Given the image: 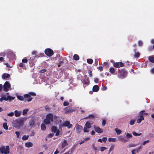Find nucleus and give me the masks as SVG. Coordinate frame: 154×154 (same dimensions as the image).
<instances>
[{
  "label": "nucleus",
  "instance_id": "obj_50",
  "mask_svg": "<svg viewBox=\"0 0 154 154\" xmlns=\"http://www.w3.org/2000/svg\"><path fill=\"white\" fill-rule=\"evenodd\" d=\"M83 131L84 132H88L89 131V130L88 129V128L86 127L84 128Z\"/></svg>",
  "mask_w": 154,
  "mask_h": 154
},
{
  "label": "nucleus",
  "instance_id": "obj_11",
  "mask_svg": "<svg viewBox=\"0 0 154 154\" xmlns=\"http://www.w3.org/2000/svg\"><path fill=\"white\" fill-rule=\"evenodd\" d=\"M63 126L67 127L68 128H71L72 126V125L70 124L69 121H66L64 122L63 124Z\"/></svg>",
  "mask_w": 154,
  "mask_h": 154
},
{
  "label": "nucleus",
  "instance_id": "obj_57",
  "mask_svg": "<svg viewBox=\"0 0 154 154\" xmlns=\"http://www.w3.org/2000/svg\"><path fill=\"white\" fill-rule=\"evenodd\" d=\"M106 147H101L100 148V151L102 152L104 150L106 149Z\"/></svg>",
  "mask_w": 154,
  "mask_h": 154
},
{
  "label": "nucleus",
  "instance_id": "obj_26",
  "mask_svg": "<svg viewBox=\"0 0 154 154\" xmlns=\"http://www.w3.org/2000/svg\"><path fill=\"white\" fill-rule=\"evenodd\" d=\"M103 131V130L99 127H97V133H101Z\"/></svg>",
  "mask_w": 154,
  "mask_h": 154
},
{
  "label": "nucleus",
  "instance_id": "obj_7",
  "mask_svg": "<svg viewBox=\"0 0 154 154\" xmlns=\"http://www.w3.org/2000/svg\"><path fill=\"white\" fill-rule=\"evenodd\" d=\"M11 87L10 84L8 82H6L3 86V89L4 91H7L9 90L10 88Z\"/></svg>",
  "mask_w": 154,
  "mask_h": 154
},
{
  "label": "nucleus",
  "instance_id": "obj_5",
  "mask_svg": "<svg viewBox=\"0 0 154 154\" xmlns=\"http://www.w3.org/2000/svg\"><path fill=\"white\" fill-rule=\"evenodd\" d=\"M45 54L48 56L51 57L53 55L54 51L51 49L49 48H47L45 51Z\"/></svg>",
  "mask_w": 154,
  "mask_h": 154
},
{
  "label": "nucleus",
  "instance_id": "obj_30",
  "mask_svg": "<svg viewBox=\"0 0 154 154\" xmlns=\"http://www.w3.org/2000/svg\"><path fill=\"white\" fill-rule=\"evenodd\" d=\"M109 72L112 74H113L115 72V70L114 68L110 67L109 70Z\"/></svg>",
  "mask_w": 154,
  "mask_h": 154
},
{
  "label": "nucleus",
  "instance_id": "obj_47",
  "mask_svg": "<svg viewBox=\"0 0 154 154\" xmlns=\"http://www.w3.org/2000/svg\"><path fill=\"white\" fill-rule=\"evenodd\" d=\"M63 63V61H60L58 63H57L58 67H60L61 65Z\"/></svg>",
  "mask_w": 154,
  "mask_h": 154
},
{
  "label": "nucleus",
  "instance_id": "obj_19",
  "mask_svg": "<svg viewBox=\"0 0 154 154\" xmlns=\"http://www.w3.org/2000/svg\"><path fill=\"white\" fill-rule=\"evenodd\" d=\"M10 76V75L9 74L4 73L2 76V78L3 79H5L9 78Z\"/></svg>",
  "mask_w": 154,
  "mask_h": 154
},
{
  "label": "nucleus",
  "instance_id": "obj_49",
  "mask_svg": "<svg viewBox=\"0 0 154 154\" xmlns=\"http://www.w3.org/2000/svg\"><path fill=\"white\" fill-rule=\"evenodd\" d=\"M54 134H53L51 133V134H48L47 135V137L48 138H51L54 136Z\"/></svg>",
  "mask_w": 154,
  "mask_h": 154
},
{
  "label": "nucleus",
  "instance_id": "obj_53",
  "mask_svg": "<svg viewBox=\"0 0 154 154\" xmlns=\"http://www.w3.org/2000/svg\"><path fill=\"white\" fill-rule=\"evenodd\" d=\"M106 121L105 120H103L102 123V125L103 126H104L106 124Z\"/></svg>",
  "mask_w": 154,
  "mask_h": 154
},
{
  "label": "nucleus",
  "instance_id": "obj_39",
  "mask_svg": "<svg viewBox=\"0 0 154 154\" xmlns=\"http://www.w3.org/2000/svg\"><path fill=\"white\" fill-rule=\"evenodd\" d=\"M45 109L46 111H49L50 110V108L49 106L48 105H46L45 106Z\"/></svg>",
  "mask_w": 154,
  "mask_h": 154
},
{
  "label": "nucleus",
  "instance_id": "obj_25",
  "mask_svg": "<svg viewBox=\"0 0 154 154\" xmlns=\"http://www.w3.org/2000/svg\"><path fill=\"white\" fill-rule=\"evenodd\" d=\"M148 60L150 62L152 63H154V57L152 56H150L149 57Z\"/></svg>",
  "mask_w": 154,
  "mask_h": 154
},
{
  "label": "nucleus",
  "instance_id": "obj_15",
  "mask_svg": "<svg viewBox=\"0 0 154 154\" xmlns=\"http://www.w3.org/2000/svg\"><path fill=\"white\" fill-rule=\"evenodd\" d=\"M68 144L67 141L64 140L63 142L62 143L61 147L62 149L64 148Z\"/></svg>",
  "mask_w": 154,
  "mask_h": 154
},
{
  "label": "nucleus",
  "instance_id": "obj_16",
  "mask_svg": "<svg viewBox=\"0 0 154 154\" xmlns=\"http://www.w3.org/2000/svg\"><path fill=\"white\" fill-rule=\"evenodd\" d=\"M25 145L27 147L29 148L32 146L33 143L31 142H28L25 143Z\"/></svg>",
  "mask_w": 154,
  "mask_h": 154
},
{
  "label": "nucleus",
  "instance_id": "obj_51",
  "mask_svg": "<svg viewBox=\"0 0 154 154\" xmlns=\"http://www.w3.org/2000/svg\"><path fill=\"white\" fill-rule=\"evenodd\" d=\"M15 134L17 135V137L18 138L19 137L20 133L19 131H17L15 132Z\"/></svg>",
  "mask_w": 154,
  "mask_h": 154
},
{
  "label": "nucleus",
  "instance_id": "obj_20",
  "mask_svg": "<svg viewBox=\"0 0 154 154\" xmlns=\"http://www.w3.org/2000/svg\"><path fill=\"white\" fill-rule=\"evenodd\" d=\"M93 92H96V85H94L93 87L92 91H89L90 94H93Z\"/></svg>",
  "mask_w": 154,
  "mask_h": 154
},
{
  "label": "nucleus",
  "instance_id": "obj_9",
  "mask_svg": "<svg viewBox=\"0 0 154 154\" xmlns=\"http://www.w3.org/2000/svg\"><path fill=\"white\" fill-rule=\"evenodd\" d=\"M124 66V63L122 62L114 63H113L114 66L116 68L122 67Z\"/></svg>",
  "mask_w": 154,
  "mask_h": 154
},
{
  "label": "nucleus",
  "instance_id": "obj_46",
  "mask_svg": "<svg viewBox=\"0 0 154 154\" xmlns=\"http://www.w3.org/2000/svg\"><path fill=\"white\" fill-rule=\"evenodd\" d=\"M69 103L68 101H65L63 103V105L64 106H68L69 105Z\"/></svg>",
  "mask_w": 154,
  "mask_h": 154
},
{
  "label": "nucleus",
  "instance_id": "obj_40",
  "mask_svg": "<svg viewBox=\"0 0 154 154\" xmlns=\"http://www.w3.org/2000/svg\"><path fill=\"white\" fill-rule=\"evenodd\" d=\"M126 136L127 137L126 138H127L128 139L129 138H131L132 137V135L131 134H130L129 133H127L126 134Z\"/></svg>",
  "mask_w": 154,
  "mask_h": 154
},
{
  "label": "nucleus",
  "instance_id": "obj_17",
  "mask_svg": "<svg viewBox=\"0 0 154 154\" xmlns=\"http://www.w3.org/2000/svg\"><path fill=\"white\" fill-rule=\"evenodd\" d=\"M8 100V96L7 97L5 96H3L0 98V101L1 102H2L3 100L7 101Z\"/></svg>",
  "mask_w": 154,
  "mask_h": 154
},
{
  "label": "nucleus",
  "instance_id": "obj_43",
  "mask_svg": "<svg viewBox=\"0 0 154 154\" xmlns=\"http://www.w3.org/2000/svg\"><path fill=\"white\" fill-rule=\"evenodd\" d=\"M137 146V145L134 144H131L128 145V148H131L132 147H135Z\"/></svg>",
  "mask_w": 154,
  "mask_h": 154
},
{
  "label": "nucleus",
  "instance_id": "obj_55",
  "mask_svg": "<svg viewBox=\"0 0 154 154\" xmlns=\"http://www.w3.org/2000/svg\"><path fill=\"white\" fill-rule=\"evenodd\" d=\"M102 140L105 143L107 141V138L106 137H103L102 138Z\"/></svg>",
  "mask_w": 154,
  "mask_h": 154
},
{
  "label": "nucleus",
  "instance_id": "obj_12",
  "mask_svg": "<svg viewBox=\"0 0 154 154\" xmlns=\"http://www.w3.org/2000/svg\"><path fill=\"white\" fill-rule=\"evenodd\" d=\"M82 129L83 127L81 125H77L75 128V130L77 133L79 134L82 130Z\"/></svg>",
  "mask_w": 154,
  "mask_h": 154
},
{
  "label": "nucleus",
  "instance_id": "obj_64",
  "mask_svg": "<svg viewBox=\"0 0 154 154\" xmlns=\"http://www.w3.org/2000/svg\"><path fill=\"white\" fill-rule=\"evenodd\" d=\"M143 146H142V145H140L138 148V149L140 150V151L141 150H142V148H143Z\"/></svg>",
  "mask_w": 154,
  "mask_h": 154
},
{
  "label": "nucleus",
  "instance_id": "obj_24",
  "mask_svg": "<svg viewBox=\"0 0 154 154\" xmlns=\"http://www.w3.org/2000/svg\"><path fill=\"white\" fill-rule=\"evenodd\" d=\"M15 99V97H12L10 95L8 96V99L9 101L11 102Z\"/></svg>",
  "mask_w": 154,
  "mask_h": 154
},
{
  "label": "nucleus",
  "instance_id": "obj_4",
  "mask_svg": "<svg viewBox=\"0 0 154 154\" xmlns=\"http://www.w3.org/2000/svg\"><path fill=\"white\" fill-rule=\"evenodd\" d=\"M148 115V113H145V111L144 110H142L139 113V118L137 120V123H140L142 121L144 120V118L143 116L144 115Z\"/></svg>",
  "mask_w": 154,
  "mask_h": 154
},
{
  "label": "nucleus",
  "instance_id": "obj_8",
  "mask_svg": "<svg viewBox=\"0 0 154 154\" xmlns=\"http://www.w3.org/2000/svg\"><path fill=\"white\" fill-rule=\"evenodd\" d=\"M24 102H26V101L28 102L31 101L32 99V98L31 97V96L30 94H25L24 95Z\"/></svg>",
  "mask_w": 154,
  "mask_h": 154
},
{
  "label": "nucleus",
  "instance_id": "obj_23",
  "mask_svg": "<svg viewBox=\"0 0 154 154\" xmlns=\"http://www.w3.org/2000/svg\"><path fill=\"white\" fill-rule=\"evenodd\" d=\"M57 128L55 126H52L51 127V131L53 133H55L57 131Z\"/></svg>",
  "mask_w": 154,
  "mask_h": 154
},
{
  "label": "nucleus",
  "instance_id": "obj_62",
  "mask_svg": "<svg viewBox=\"0 0 154 154\" xmlns=\"http://www.w3.org/2000/svg\"><path fill=\"white\" fill-rule=\"evenodd\" d=\"M59 133H60V131H59V130H58L56 131V134H55L56 136H58L59 135Z\"/></svg>",
  "mask_w": 154,
  "mask_h": 154
},
{
  "label": "nucleus",
  "instance_id": "obj_63",
  "mask_svg": "<svg viewBox=\"0 0 154 154\" xmlns=\"http://www.w3.org/2000/svg\"><path fill=\"white\" fill-rule=\"evenodd\" d=\"M107 89V87L106 86H104L101 89L103 91L106 90Z\"/></svg>",
  "mask_w": 154,
  "mask_h": 154
},
{
  "label": "nucleus",
  "instance_id": "obj_27",
  "mask_svg": "<svg viewBox=\"0 0 154 154\" xmlns=\"http://www.w3.org/2000/svg\"><path fill=\"white\" fill-rule=\"evenodd\" d=\"M29 109H24L23 111V115L24 116L26 115Z\"/></svg>",
  "mask_w": 154,
  "mask_h": 154
},
{
  "label": "nucleus",
  "instance_id": "obj_60",
  "mask_svg": "<svg viewBox=\"0 0 154 154\" xmlns=\"http://www.w3.org/2000/svg\"><path fill=\"white\" fill-rule=\"evenodd\" d=\"M29 94L31 95L32 96H35L36 95V94L34 92H30L29 93Z\"/></svg>",
  "mask_w": 154,
  "mask_h": 154
},
{
  "label": "nucleus",
  "instance_id": "obj_58",
  "mask_svg": "<svg viewBox=\"0 0 154 154\" xmlns=\"http://www.w3.org/2000/svg\"><path fill=\"white\" fill-rule=\"evenodd\" d=\"M98 69L100 71H102L103 70V68L102 66H100L98 67Z\"/></svg>",
  "mask_w": 154,
  "mask_h": 154
},
{
  "label": "nucleus",
  "instance_id": "obj_13",
  "mask_svg": "<svg viewBox=\"0 0 154 154\" xmlns=\"http://www.w3.org/2000/svg\"><path fill=\"white\" fill-rule=\"evenodd\" d=\"M64 111L65 113H67L69 112H72L74 110L72 109L71 107L68 106L65 108Z\"/></svg>",
  "mask_w": 154,
  "mask_h": 154
},
{
  "label": "nucleus",
  "instance_id": "obj_42",
  "mask_svg": "<svg viewBox=\"0 0 154 154\" xmlns=\"http://www.w3.org/2000/svg\"><path fill=\"white\" fill-rule=\"evenodd\" d=\"M116 138H109L108 139V141L109 142H111L112 141L113 142H115L116 141Z\"/></svg>",
  "mask_w": 154,
  "mask_h": 154
},
{
  "label": "nucleus",
  "instance_id": "obj_10",
  "mask_svg": "<svg viewBox=\"0 0 154 154\" xmlns=\"http://www.w3.org/2000/svg\"><path fill=\"white\" fill-rule=\"evenodd\" d=\"M118 140L119 141L122 142H126L129 141V140L125 137H123L122 136H120L118 137Z\"/></svg>",
  "mask_w": 154,
  "mask_h": 154
},
{
  "label": "nucleus",
  "instance_id": "obj_6",
  "mask_svg": "<svg viewBox=\"0 0 154 154\" xmlns=\"http://www.w3.org/2000/svg\"><path fill=\"white\" fill-rule=\"evenodd\" d=\"M119 72L120 74L119 75V77L121 79H123L127 75V72L124 69H121L119 70Z\"/></svg>",
  "mask_w": 154,
  "mask_h": 154
},
{
  "label": "nucleus",
  "instance_id": "obj_1",
  "mask_svg": "<svg viewBox=\"0 0 154 154\" xmlns=\"http://www.w3.org/2000/svg\"><path fill=\"white\" fill-rule=\"evenodd\" d=\"M0 152L1 154H8L10 153L9 146H2L0 147Z\"/></svg>",
  "mask_w": 154,
  "mask_h": 154
},
{
  "label": "nucleus",
  "instance_id": "obj_31",
  "mask_svg": "<svg viewBox=\"0 0 154 154\" xmlns=\"http://www.w3.org/2000/svg\"><path fill=\"white\" fill-rule=\"evenodd\" d=\"M42 130L43 131L45 130L46 129V127L45 124H42L41 126Z\"/></svg>",
  "mask_w": 154,
  "mask_h": 154
},
{
  "label": "nucleus",
  "instance_id": "obj_34",
  "mask_svg": "<svg viewBox=\"0 0 154 154\" xmlns=\"http://www.w3.org/2000/svg\"><path fill=\"white\" fill-rule=\"evenodd\" d=\"M136 121L135 119H131L130 120V124L131 125H133L135 123V122Z\"/></svg>",
  "mask_w": 154,
  "mask_h": 154
},
{
  "label": "nucleus",
  "instance_id": "obj_18",
  "mask_svg": "<svg viewBox=\"0 0 154 154\" xmlns=\"http://www.w3.org/2000/svg\"><path fill=\"white\" fill-rule=\"evenodd\" d=\"M15 116L16 117L19 116L21 114V111H18L17 110L14 111Z\"/></svg>",
  "mask_w": 154,
  "mask_h": 154
},
{
  "label": "nucleus",
  "instance_id": "obj_32",
  "mask_svg": "<svg viewBox=\"0 0 154 154\" xmlns=\"http://www.w3.org/2000/svg\"><path fill=\"white\" fill-rule=\"evenodd\" d=\"M87 63L90 64H91L93 62V60L91 59H88L87 60Z\"/></svg>",
  "mask_w": 154,
  "mask_h": 154
},
{
  "label": "nucleus",
  "instance_id": "obj_3",
  "mask_svg": "<svg viewBox=\"0 0 154 154\" xmlns=\"http://www.w3.org/2000/svg\"><path fill=\"white\" fill-rule=\"evenodd\" d=\"M53 115L51 113H49L46 115V119L44 120V123L45 124H48L51 122L53 121Z\"/></svg>",
  "mask_w": 154,
  "mask_h": 154
},
{
  "label": "nucleus",
  "instance_id": "obj_21",
  "mask_svg": "<svg viewBox=\"0 0 154 154\" xmlns=\"http://www.w3.org/2000/svg\"><path fill=\"white\" fill-rule=\"evenodd\" d=\"M85 126L88 128H89L91 127V123L90 122L87 121L85 124Z\"/></svg>",
  "mask_w": 154,
  "mask_h": 154
},
{
  "label": "nucleus",
  "instance_id": "obj_54",
  "mask_svg": "<svg viewBox=\"0 0 154 154\" xmlns=\"http://www.w3.org/2000/svg\"><path fill=\"white\" fill-rule=\"evenodd\" d=\"M149 141V140H147L146 141H144L143 142L142 144L143 145H144L146 144V143H148Z\"/></svg>",
  "mask_w": 154,
  "mask_h": 154
},
{
  "label": "nucleus",
  "instance_id": "obj_52",
  "mask_svg": "<svg viewBox=\"0 0 154 154\" xmlns=\"http://www.w3.org/2000/svg\"><path fill=\"white\" fill-rule=\"evenodd\" d=\"M14 115V113L13 112H11L9 113H8L7 114V115L8 116H13Z\"/></svg>",
  "mask_w": 154,
  "mask_h": 154
},
{
  "label": "nucleus",
  "instance_id": "obj_59",
  "mask_svg": "<svg viewBox=\"0 0 154 154\" xmlns=\"http://www.w3.org/2000/svg\"><path fill=\"white\" fill-rule=\"evenodd\" d=\"M46 69H43L41 70L40 71V72L41 73H44L46 71Z\"/></svg>",
  "mask_w": 154,
  "mask_h": 154
},
{
  "label": "nucleus",
  "instance_id": "obj_61",
  "mask_svg": "<svg viewBox=\"0 0 154 154\" xmlns=\"http://www.w3.org/2000/svg\"><path fill=\"white\" fill-rule=\"evenodd\" d=\"M135 151L136 152V153H138L140 151L139 150L138 148L135 149H134Z\"/></svg>",
  "mask_w": 154,
  "mask_h": 154
},
{
  "label": "nucleus",
  "instance_id": "obj_36",
  "mask_svg": "<svg viewBox=\"0 0 154 154\" xmlns=\"http://www.w3.org/2000/svg\"><path fill=\"white\" fill-rule=\"evenodd\" d=\"M17 98L19 100L21 101H24V97L22 96L18 95L17 96Z\"/></svg>",
  "mask_w": 154,
  "mask_h": 154
},
{
  "label": "nucleus",
  "instance_id": "obj_44",
  "mask_svg": "<svg viewBox=\"0 0 154 154\" xmlns=\"http://www.w3.org/2000/svg\"><path fill=\"white\" fill-rule=\"evenodd\" d=\"M94 118V116L93 115H90L88 116L87 118H84L85 119H88V118Z\"/></svg>",
  "mask_w": 154,
  "mask_h": 154
},
{
  "label": "nucleus",
  "instance_id": "obj_2",
  "mask_svg": "<svg viewBox=\"0 0 154 154\" xmlns=\"http://www.w3.org/2000/svg\"><path fill=\"white\" fill-rule=\"evenodd\" d=\"M24 122V120L23 119L16 120L14 122V126L17 128L22 127L23 125Z\"/></svg>",
  "mask_w": 154,
  "mask_h": 154
},
{
  "label": "nucleus",
  "instance_id": "obj_22",
  "mask_svg": "<svg viewBox=\"0 0 154 154\" xmlns=\"http://www.w3.org/2000/svg\"><path fill=\"white\" fill-rule=\"evenodd\" d=\"M79 56L77 54H74L73 56V59L75 60H79Z\"/></svg>",
  "mask_w": 154,
  "mask_h": 154
},
{
  "label": "nucleus",
  "instance_id": "obj_33",
  "mask_svg": "<svg viewBox=\"0 0 154 154\" xmlns=\"http://www.w3.org/2000/svg\"><path fill=\"white\" fill-rule=\"evenodd\" d=\"M35 124V122L33 120H32L29 122V125L30 126L33 127L34 126Z\"/></svg>",
  "mask_w": 154,
  "mask_h": 154
},
{
  "label": "nucleus",
  "instance_id": "obj_37",
  "mask_svg": "<svg viewBox=\"0 0 154 154\" xmlns=\"http://www.w3.org/2000/svg\"><path fill=\"white\" fill-rule=\"evenodd\" d=\"M29 137V135H24L22 137V139L23 140H26L28 139Z\"/></svg>",
  "mask_w": 154,
  "mask_h": 154
},
{
  "label": "nucleus",
  "instance_id": "obj_14",
  "mask_svg": "<svg viewBox=\"0 0 154 154\" xmlns=\"http://www.w3.org/2000/svg\"><path fill=\"white\" fill-rule=\"evenodd\" d=\"M83 82L84 84L86 85H88L89 84V79L86 75L84 76V78L83 79Z\"/></svg>",
  "mask_w": 154,
  "mask_h": 154
},
{
  "label": "nucleus",
  "instance_id": "obj_35",
  "mask_svg": "<svg viewBox=\"0 0 154 154\" xmlns=\"http://www.w3.org/2000/svg\"><path fill=\"white\" fill-rule=\"evenodd\" d=\"M115 131L117 133V134L118 135L120 134L122 132L118 128H116L115 129Z\"/></svg>",
  "mask_w": 154,
  "mask_h": 154
},
{
  "label": "nucleus",
  "instance_id": "obj_56",
  "mask_svg": "<svg viewBox=\"0 0 154 154\" xmlns=\"http://www.w3.org/2000/svg\"><path fill=\"white\" fill-rule=\"evenodd\" d=\"M138 45L140 46H141L142 45L143 43L141 41H139L138 42Z\"/></svg>",
  "mask_w": 154,
  "mask_h": 154
},
{
  "label": "nucleus",
  "instance_id": "obj_48",
  "mask_svg": "<svg viewBox=\"0 0 154 154\" xmlns=\"http://www.w3.org/2000/svg\"><path fill=\"white\" fill-rule=\"evenodd\" d=\"M114 146L113 145L112 146L110 147L109 150V153L108 154H109L110 152H111L112 150H113L114 148Z\"/></svg>",
  "mask_w": 154,
  "mask_h": 154
},
{
  "label": "nucleus",
  "instance_id": "obj_29",
  "mask_svg": "<svg viewBox=\"0 0 154 154\" xmlns=\"http://www.w3.org/2000/svg\"><path fill=\"white\" fill-rule=\"evenodd\" d=\"M25 65L22 62L20 63L19 64V66L20 67H23V69H24L26 68V66H25Z\"/></svg>",
  "mask_w": 154,
  "mask_h": 154
},
{
  "label": "nucleus",
  "instance_id": "obj_38",
  "mask_svg": "<svg viewBox=\"0 0 154 154\" xmlns=\"http://www.w3.org/2000/svg\"><path fill=\"white\" fill-rule=\"evenodd\" d=\"M140 55V53L138 52H137L135 53L134 55V57L135 58H138L139 57Z\"/></svg>",
  "mask_w": 154,
  "mask_h": 154
},
{
  "label": "nucleus",
  "instance_id": "obj_28",
  "mask_svg": "<svg viewBox=\"0 0 154 154\" xmlns=\"http://www.w3.org/2000/svg\"><path fill=\"white\" fill-rule=\"evenodd\" d=\"M3 127L4 129L7 130L8 129V126L7 125V124L6 122H4L3 124Z\"/></svg>",
  "mask_w": 154,
  "mask_h": 154
},
{
  "label": "nucleus",
  "instance_id": "obj_45",
  "mask_svg": "<svg viewBox=\"0 0 154 154\" xmlns=\"http://www.w3.org/2000/svg\"><path fill=\"white\" fill-rule=\"evenodd\" d=\"M28 62V60L27 59L25 58H24L22 60V62L24 63H27Z\"/></svg>",
  "mask_w": 154,
  "mask_h": 154
},
{
  "label": "nucleus",
  "instance_id": "obj_41",
  "mask_svg": "<svg viewBox=\"0 0 154 154\" xmlns=\"http://www.w3.org/2000/svg\"><path fill=\"white\" fill-rule=\"evenodd\" d=\"M133 134L135 136H140L141 134V133H140L139 134H138L135 132H133Z\"/></svg>",
  "mask_w": 154,
  "mask_h": 154
}]
</instances>
